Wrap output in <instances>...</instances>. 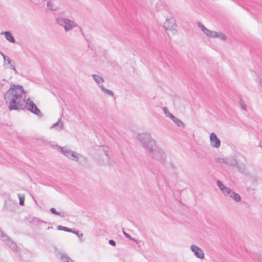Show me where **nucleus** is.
<instances>
[{
  "label": "nucleus",
  "mask_w": 262,
  "mask_h": 262,
  "mask_svg": "<svg viewBox=\"0 0 262 262\" xmlns=\"http://www.w3.org/2000/svg\"><path fill=\"white\" fill-rule=\"evenodd\" d=\"M25 91L23 86L12 84L4 94V99L9 110H19L25 108Z\"/></svg>",
  "instance_id": "f257e3e1"
},
{
  "label": "nucleus",
  "mask_w": 262,
  "mask_h": 262,
  "mask_svg": "<svg viewBox=\"0 0 262 262\" xmlns=\"http://www.w3.org/2000/svg\"><path fill=\"white\" fill-rule=\"evenodd\" d=\"M138 140L143 147L151 154L153 159L163 164L165 163L166 154L162 148L157 146L156 141L152 139L149 133L139 134Z\"/></svg>",
  "instance_id": "f03ea898"
},
{
  "label": "nucleus",
  "mask_w": 262,
  "mask_h": 262,
  "mask_svg": "<svg viewBox=\"0 0 262 262\" xmlns=\"http://www.w3.org/2000/svg\"><path fill=\"white\" fill-rule=\"evenodd\" d=\"M57 23L61 26H62L66 31H69L72 28L75 27L77 25L69 19L64 18H57L56 19Z\"/></svg>",
  "instance_id": "7ed1b4c3"
},
{
  "label": "nucleus",
  "mask_w": 262,
  "mask_h": 262,
  "mask_svg": "<svg viewBox=\"0 0 262 262\" xmlns=\"http://www.w3.org/2000/svg\"><path fill=\"white\" fill-rule=\"evenodd\" d=\"M25 108L35 115L41 116L42 114L39 109L37 107L36 104L30 98L25 100Z\"/></svg>",
  "instance_id": "20e7f679"
},
{
  "label": "nucleus",
  "mask_w": 262,
  "mask_h": 262,
  "mask_svg": "<svg viewBox=\"0 0 262 262\" xmlns=\"http://www.w3.org/2000/svg\"><path fill=\"white\" fill-rule=\"evenodd\" d=\"M60 149V151L68 158L71 159V160L78 161V159L79 157H81V156L71 150L67 148L66 147H59Z\"/></svg>",
  "instance_id": "39448f33"
},
{
  "label": "nucleus",
  "mask_w": 262,
  "mask_h": 262,
  "mask_svg": "<svg viewBox=\"0 0 262 262\" xmlns=\"http://www.w3.org/2000/svg\"><path fill=\"white\" fill-rule=\"evenodd\" d=\"M216 185L225 196H230L232 191L230 188L225 186L220 180L216 181Z\"/></svg>",
  "instance_id": "423d86ee"
},
{
  "label": "nucleus",
  "mask_w": 262,
  "mask_h": 262,
  "mask_svg": "<svg viewBox=\"0 0 262 262\" xmlns=\"http://www.w3.org/2000/svg\"><path fill=\"white\" fill-rule=\"evenodd\" d=\"M191 250L194 253L196 257L200 259H202L204 257V253L203 251L198 246L192 245L190 246Z\"/></svg>",
  "instance_id": "0eeeda50"
},
{
  "label": "nucleus",
  "mask_w": 262,
  "mask_h": 262,
  "mask_svg": "<svg viewBox=\"0 0 262 262\" xmlns=\"http://www.w3.org/2000/svg\"><path fill=\"white\" fill-rule=\"evenodd\" d=\"M210 144L212 147L219 148L221 145L220 140L217 138L216 134L212 133L210 135Z\"/></svg>",
  "instance_id": "6e6552de"
},
{
  "label": "nucleus",
  "mask_w": 262,
  "mask_h": 262,
  "mask_svg": "<svg viewBox=\"0 0 262 262\" xmlns=\"http://www.w3.org/2000/svg\"><path fill=\"white\" fill-rule=\"evenodd\" d=\"M175 25V20L173 18L166 19V21L164 24V28L165 30H171Z\"/></svg>",
  "instance_id": "1a4fd4ad"
},
{
  "label": "nucleus",
  "mask_w": 262,
  "mask_h": 262,
  "mask_svg": "<svg viewBox=\"0 0 262 262\" xmlns=\"http://www.w3.org/2000/svg\"><path fill=\"white\" fill-rule=\"evenodd\" d=\"M102 148H103V150H104V154L103 155L101 156L102 157V164H111V163L110 162V157L107 154V151H105V146H102Z\"/></svg>",
  "instance_id": "9d476101"
},
{
  "label": "nucleus",
  "mask_w": 262,
  "mask_h": 262,
  "mask_svg": "<svg viewBox=\"0 0 262 262\" xmlns=\"http://www.w3.org/2000/svg\"><path fill=\"white\" fill-rule=\"evenodd\" d=\"M1 34H4L6 39L11 43H15V39L9 31L2 32Z\"/></svg>",
  "instance_id": "9b49d317"
},
{
  "label": "nucleus",
  "mask_w": 262,
  "mask_h": 262,
  "mask_svg": "<svg viewBox=\"0 0 262 262\" xmlns=\"http://www.w3.org/2000/svg\"><path fill=\"white\" fill-rule=\"evenodd\" d=\"M171 119L173 121V122L176 124H177L178 126L184 128L185 127V123L180 119L175 117L174 115H170Z\"/></svg>",
  "instance_id": "f8f14e48"
},
{
  "label": "nucleus",
  "mask_w": 262,
  "mask_h": 262,
  "mask_svg": "<svg viewBox=\"0 0 262 262\" xmlns=\"http://www.w3.org/2000/svg\"><path fill=\"white\" fill-rule=\"evenodd\" d=\"M211 38H221L222 40H225L226 39V36L221 32L212 31Z\"/></svg>",
  "instance_id": "ddd939ff"
},
{
  "label": "nucleus",
  "mask_w": 262,
  "mask_h": 262,
  "mask_svg": "<svg viewBox=\"0 0 262 262\" xmlns=\"http://www.w3.org/2000/svg\"><path fill=\"white\" fill-rule=\"evenodd\" d=\"M14 252H17L18 251V247L15 242L12 239L8 241L6 244Z\"/></svg>",
  "instance_id": "4468645a"
},
{
  "label": "nucleus",
  "mask_w": 262,
  "mask_h": 262,
  "mask_svg": "<svg viewBox=\"0 0 262 262\" xmlns=\"http://www.w3.org/2000/svg\"><path fill=\"white\" fill-rule=\"evenodd\" d=\"M30 223H31L32 224L34 225H39L40 223H45L47 224L45 221H43V220H40L39 218L37 217H33L31 221H29Z\"/></svg>",
  "instance_id": "2eb2a0df"
},
{
  "label": "nucleus",
  "mask_w": 262,
  "mask_h": 262,
  "mask_svg": "<svg viewBox=\"0 0 262 262\" xmlns=\"http://www.w3.org/2000/svg\"><path fill=\"white\" fill-rule=\"evenodd\" d=\"M92 77L93 79L96 81L99 86L100 85V84L101 83H103L104 82V79L103 78L99 75L93 74L92 75Z\"/></svg>",
  "instance_id": "dca6fc26"
},
{
  "label": "nucleus",
  "mask_w": 262,
  "mask_h": 262,
  "mask_svg": "<svg viewBox=\"0 0 262 262\" xmlns=\"http://www.w3.org/2000/svg\"><path fill=\"white\" fill-rule=\"evenodd\" d=\"M63 124L62 122H61L60 120L59 119V120L57 122L53 124L51 128H55L57 130H61L63 128Z\"/></svg>",
  "instance_id": "f3484780"
},
{
  "label": "nucleus",
  "mask_w": 262,
  "mask_h": 262,
  "mask_svg": "<svg viewBox=\"0 0 262 262\" xmlns=\"http://www.w3.org/2000/svg\"><path fill=\"white\" fill-rule=\"evenodd\" d=\"M229 196L237 202H239L241 200L240 195L238 193L234 192L233 191H232Z\"/></svg>",
  "instance_id": "a211bd4d"
},
{
  "label": "nucleus",
  "mask_w": 262,
  "mask_h": 262,
  "mask_svg": "<svg viewBox=\"0 0 262 262\" xmlns=\"http://www.w3.org/2000/svg\"><path fill=\"white\" fill-rule=\"evenodd\" d=\"M237 161L235 159H227V161L226 162V164L228 165V166H237Z\"/></svg>",
  "instance_id": "6ab92c4d"
},
{
  "label": "nucleus",
  "mask_w": 262,
  "mask_h": 262,
  "mask_svg": "<svg viewBox=\"0 0 262 262\" xmlns=\"http://www.w3.org/2000/svg\"><path fill=\"white\" fill-rule=\"evenodd\" d=\"M101 90L105 93L108 94L110 96H114V93L111 90H108L105 88L103 85H99Z\"/></svg>",
  "instance_id": "aec40b11"
},
{
  "label": "nucleus",
  "mask_w": 262,
  "mask_h": 262,
  "mask_svg": "<svg viewBox=\"0 0 262 262\" xmlns=\"http://www.w3.org/2000/svg\"><path fill=\"white\" fill-rule=\"evenodd\" d=\"M61 259L64 262H74L71 258H70L67 255L62 254L61 255Z\"/></svg>",
  "instance_id": "412c9836"
},
{
  "label": "nucleus",
  "mask_w": 262,
  "mask_h": 262,
  "mask_svg": "<svg viewBox=\"0 0 262 262\" xmlns=\"http://www.w3.org/2000/svg\"><path fill=\"white\" fill-rule=\"evenodd\" d=\"M57 230H63L68 232H73V229L69 228L67 227L62 226L61 225H58L57 226Z\"/></svg>",
  "instance_id": "4be33fe9"
},
{
  "label": "nucleus",
  "mask_w": 262,
  "mask_h": 262,
  "mask_svg": "<svg viewBox=\"0 0 262 262\" xmlns=\"http://www.w3.org/2000/svg\"><path fill=\"white\" fill-rule=\"evenodd\" d=\"M123 234L127 238H129L130 240L135 242L136 244H138V241L134 238L132 237L129 234L127 233L124 231H123Z\"/></svg>",
  "instance_id": "5701e85b"
},
{
  "label": "nucleus",
  "mask_w": 262,
  "mask_h": 262,
  "mask_svg": "<svg viewBox=\"0 0 262 262\" xmlns=\"http://www.w3.org/2000/svg\"><path fill=\"white\" fill-rule=\"evenodd\" d=\"M162 110L164 113V114H165L166 116V117H168L169 118H170L171 119V117H170V115H173V114H172L171 113H170L168 109L166 107H162Z\"/></svg>",
  "instance_id": "b1692460"
},
{
  "label": "nucleus",
  "mask_w": 262,
  "mask_h": 262,
  "mask_svg": "<svg viewBox=\"0 0 262 262\" xmlns=\"http://www.w3.org/2000/svg\"><path fill=\"white\" fill-rule=\"evenodd\" d=\"M236 167H237L238 170L241 173H244L245 172L246 168L244 165H238V164H237V166H236Z\"/></svg>",
  "instance_id": "393cba45"
},
{
  "label": "nucleus",
  "mask_w": 262,
  "mask_h": 262,
  "mask_svg": "<svg viewBox=\"0 0 262 262\" xmlns=\"http://www.w3.org/2000/svg\"><path fill=\"white\" fill-rule=\"evenodd\" d=\"M18 196L19 200V204L21 206H23L24 205V202H25V197L23 195H21L20 194H18Z\"/></svg>",
  "instance_id": "a878e982"
},
{
  "label": "nucleus",
  "mask_w": 262,
  "mask_h": 262,
  "mask_svg": "<svg viewBox=\"0 0 262 262\" xmlns=\"http://www.w3.org/2000/svg\"><path fill=\"white\" fill-rule=\"evenodd\" d=\"M203 33L209 37H211L212 31L208 29L207 28L204 30Z\"/></svg>",
  "instance_id": "bb28decb"
},
{
  "label": "nucleus",
  "mask_w": 262,
  "mask_h": 262,
  "mask_svg": "<svg viewBox=\"0 0 262 262\" xmlns=\"http://www.w3.org/2000/svg\"><path fill=\"white\" fill-rule=\"evenodd\" d=\"M227 159H224L221 158H216L215 161L219 163H225Z\"/></svg>",
  "instance_id": "cd10ccee"
},
{
  "label": "nucleus",
  "mask_w": 262,
  "mask_h": 262,
  "mask_svg": "<svg viewBox=\"0 0 262 262\" xmlns=\"http://www.w3.org/2000/svg\"><path fill=\"white\" fill-rule=\"evenodd\" d=\"M71 232L75 234L79 238L83 236V234L82 233H79V231H76L73 229V232Z\"/></svg>",
  "instance_id": "c85d7f7f"
},
{
  "label": "nucleus",
  "mask_w": 262,
  "mask_h": 262,
  "mask_svg": "<svg viewBox=\"0 0 262 262\" xmlns=\"http://www.w3.org/2000/svg\"><path fill=\"white\" fill-rule=\"evenodd\" d=\"M8 81L5 79H3L0 81V89H3L5 87V85Z\"/></svg>",
  "instance_id": "c756f323"
},
{
  "label": "nucleus",
  "mask_w": 262,
  "mask_h": 262,
  "mask_svg": "<svg viewBox=\"0 0 262 262\" xmlns=\"http://www.w3.org/2000/svg\"><path fill=\"white\" fill-rule=\"evenodd\" d=\"M9 69H11L12 70H13L15 73V74H18V71L16 69V68H15V66H14V64H10V66H9Z\"/></svg>",
  "instance_id": "7c9ffc66"
},
{
  "label": "nucleus",
  "mask_w": 262,
  "mask_h": 262,
  "mask_svg": "<svg viewBox=\"0 0 262 262\" xmlns=\"http://www.w3.org/2000/svg\"><path fill=\"white\" fill-rule=\"evenodd\" d=\"M198 27L201 28L202 31L203 32L204 30L206 28L201 22L197 23Z\"/></svg>",
  "instance_id": "2f4dec72"
},
{
  "label": "nucleus",
  "mask_w": 262,
  "mask_h": 262,
  "mask_svg": "<svg viewBox=\"0 0 262 262\" xmlns=\"http://www.w3.org/2000/svg\"><path fill=\"white\" fill-rule=\"evenodd\" d=\"M4 60L5 63H7V64H9V65L10 64H11V60L9 59V58L7 56H6V59H4Z\"/></svg>",
  "instance_id": "473e14b6"
},
{
  "label": "nucleus",
  "mask_w": 262,
  "mask_h": 262,
  "mask_svg": "<svg viewBox=\"0 0 262 262\" xmlns=\"http://www.w3.org/2000/svg\"><path fill=\"white\" fill-rule=\"evenodd\" d=\"M108 243L111 246H116V242L113 239H110L108 241Z\"/></svg>",
  "instance_id": "72a5a7b5"
},
{
  "label": "nucleus",
  "mask_w": 262,
  "mask_h": 262,
  "mask_svg": "<svg viewBox=\"0 0 262 262\" xmlns=\"http://www.w3.org/2000/svg\"><path fill=\"white\" fill-rule=\"evenodd\" d=\"M52 4L51 2H47V6H48V7L51 9V10H53V9L51 8V6H52Z\"/></svg>",
  "instance_id": "f704fd0d"
},
{
  "label": "nucleus",
  "mask_w": 262,
  "mask_h": 262,
  "mask_svg": "<svg viewBox=\"0 0 262 262\" xmlns=\"http://www.w3.org/2000/svg\"><path fill=\"white\" fill-rule=\"evenodd\" d=\"M50 211L51 213H59V212L56 211V209L54 208H51L50 209Z\"/></svg>",
  "instance_id": "c9c22d12"
},
{
  "label": "nucleus",
  "mask_w": 262,
  "mask_h": 262,
  "mask_svg": "<svg viewBox=\"0 0 262 262\" xmlns=\"http://www.w3.org/2000/svg\"><path fill=\"white\" fill-rule=\"evenodd\" d=\"M241 106H242V108L244 110H246V105L245 104L242 103L241 104Z\"/></svg>",
  "instance_id": "e433bc0d"
},
{
  "label": "nucleus",
  "mask_w": 262,
  "mask_h": 262,
  "mask_svg": "<svg viewBox=\"0 0 262 262\" xmlns=\"http://www.w3.org/2000/svg\"><path fill=\"white\" fill-rule=\"evenodd\" d=\"M0 54L3 56L4 59H6V56L3 53L0 51Z\"/></svg>",
  "instance_id": "4c0bfd02"
},
{
  "label": "nucleus",
  "mask_w": 262,
  "mask_h": 262,
  "mask_svg": "<svg viewBox=\"0 0 262 262\" xmlns=\"http://www.w3.org/2000/svg\"><path fill=\"white\" fill-rule=\"evenodd\" d=\"M170 166L173 168V169H175L176 168V167L174 165L173 163L171 162L170 164Z\"/></svg>",
  "instance_id": "58836bf2"
},
{
  "label": "nucleus",
  "mask_w": 262,
  "mask_h": 262,
  "mask_svg": "<svg viewBox=\"0 0 262 262\" xmlns=\"http://www.w3.org/2000/svg\"><path fill=\"white\" fill-rule=\"evenodd\" d=\"M258 261L259 262H262V255H259L258 256Z\"/></svg>",
  "instance_id": "ea45409f"
},
{
  "label": "nucleus",
  "mask_w": 262,
  "mask_h": 262,
  "mask_svg": "<svg viewBox=\"0 0 262 262\" xmlns=\"http://www.w3.org/2000/svg\"><path fill=\"white\" fill-rule=\"evenodd\" d=\"M57 215H60L61 217H64L66 216V215H64V214H60V213H59V214H56Z\"/></svg>",
  "instance_id": "a19ab883"
},
{
  "label": "nucleus",
  "mask_w": 262,
  "mask_h": 262,
  "mask_svg": "<svg viewBox=\"0 0 262 262\" xmlns=\"http://www.w3.org/2000/svg\"><path fill=\"white\" fill-rule=\"evenodd\" d=\"M259 85H260L261 88H262V79L259 80Z\"/></svg>",
  "instance_id": "79ce46f5"
},
{
  "label": "nucleus",
  "mask_w": 262,
  "mask_h": 262,
  "mask_svg": "<svg viewBox=\"0 0 262 262\" xmlns=\"http://www.w3.org/2000/svg\"><path fill=\"white\" fill-rule=\"evenodd\" d=\"M168 216V217H170V218H172L173 217H172L171 216Z\"/></svg>",
  "instance_id": "37998d69"
},
{
  "label": "nucleus",
  "mask_w": 262,
  "mask_h": 262,
  "mask_svg": "<svg viewBox=\"0 0 262 262\" xmlns=\"http://www.w3.org/2000/svg\"><path fill=\"white\" fill-rule=\"evenodd\" d=\"M52 228V227H48V229H50V228Z\"/></svg>",
  "instance_id": "c03bdc74"
}]
</instances>
